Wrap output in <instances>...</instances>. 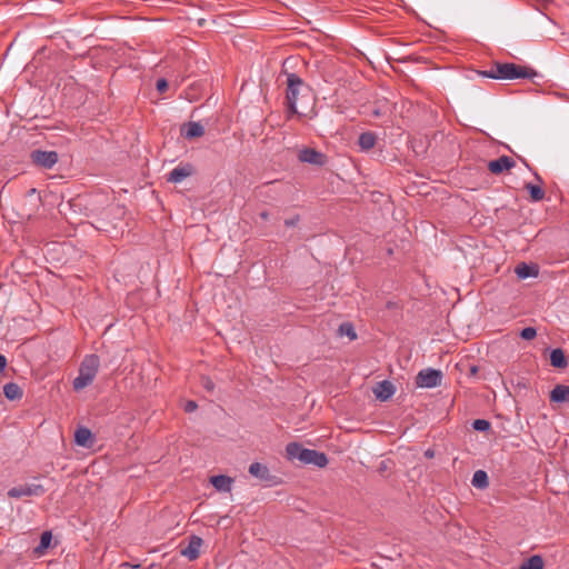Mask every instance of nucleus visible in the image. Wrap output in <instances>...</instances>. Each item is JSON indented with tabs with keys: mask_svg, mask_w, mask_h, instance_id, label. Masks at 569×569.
<instances>
[{
	"mask_svg": "<svg viewBox=\"0 0 569 569\" xmlns=\"http://www.w3.org/2000/svg\"><path fill=\"white\" fill-rule=\"evenodd\" d=\"M479 74L497 80H513L533 79L538 76V72L530 67L516 64L513 62H493L489 70L479 71Z\"/></svg>",
	"mask_w": 569,
	"mask_h": 569,
	"instance_id": "f257e3e1",
	"label": "nucleus"
},
{
	"mask_svg": "<svg viewBox=\"0 0 569 569\" xmlns=\"http://www.w3.org/2000/svg\"><path fill=\"white\" fill-rule=\"evenodd\" d=\"M286 452L289 460H298L302 465H313L316 467L323 468L329 462L325 452L303 448L298 442L288 443Z\"/></svg>",
	"mask_w": 569,
	"mask_h": 569,
	"instance_id": "f03ea898",
	"label": "nucleus"
},
{
	"mask_svg": "<svg viewBox=\"0 0 569 569\" xmlns=\"http://www.w3.org/2000/svg\"><path fill=\"white\" fill-rule=\"evenodd\" d=\"M288 60L282 64V73L286 76L287 90H286V102L288 106V112L290 116L298 113L297 102L299 94L303 90H308V84L297 73L288 72L286 69Z\"/></svg>",
	"mask_w": 569,
	"mask_h": 569,
	"instance_id": "7ed1b4c3",
	"label": "nucleus"
},
{
	"mask_svg": "<svg viewBox=\"0 0 569 569\" xmlns=\"http://www.w3.org/2000/svg\"><path fill=\"white\" fill-rule=\"evenodd\" d=\"M100 359L97 355H87L80 363L79 375L74 378L72 386L76 391H80L90 386L99 370Z\"/></svg>",
	"mask_w": 569,
	"mask_h": 569,
	"instance_id": "20e7f679",
	"label": "nucleus"
},
{
	"mask_svg": "<svg viewBox=\"0 0 569 569\" xmlns=\"http://www.w3.org/2000/svg\"><path fill=\"white\" fill-rule=\"evenodd\" d=\"M46 493V488L40 483H26L12 487L8 491V497L20 499L22 497H40Z\"/></svg>",
	"mask_w": 569,
	"mask_h": 569,
	"instance_id": "39448f33",
	"label": "nucleus"
},
{
	"mask_svg": "<svg viewBox=\"0 0 569 569\" xmlns=\"http://www.w3.org/2000/svg\"><path fill=\"white\" fill-rule=\"evenodd\" d=\"M442 372L437 369L428 368L420 370L416 377V385L420 388H435L440 386Z\"/></svg>",
	"mask_w": 569,
	"mask_h": 569,
	"instance_id": "423d86ee",
	"label": "nucleus"
},
{
	"mask_svg": "<svg viewBox=\"0 0 569 569\" xmlns=\"http://www.w3.org/2000/svg\"><path fill=\"white\" fill-rule=\"evenodd\" d=\"M30 157L34 164L43 169H51L59 159L58 152L46 150H33Z\"/></svg>",
	"mask_w": 569,
	"mask_h": 569,
	"instance_id": "0eeeda50",
	"label": "nucleus"
},
{
	"mask_svg": "<svg viewBox=\"0 0 569 569\" xmlns=\"http://www.w3.org/2000/svg\"><path fill=\"white\" fill-rule=\"evenodd\" d=\"M298 159L301 162L322 167L327 163V156L313 148H303L298 153Z\"/></svg>",
	"mask_w": 569,
	"mask_h": 569,
	"instance_id": "6e6552de",
	"label": "nucleus"
},
{
	"mask_svg": "<svg viewBox=\"0 0 569 569\" xmlns=\"http://www.w3.org/2000/svg\"><path fill=\"white\" fill-rule=\"evenodd\" d=\"M516 166L512 158L508 156H501L496 160L488 162V170L493 174H500L506 170H510Z\"/></svg>",
	"mask_w": 569,
	"mask_h": 569,
	"instance_id": "1a4fd4ad",
	"label": "nucleus"
},
{
	"mask_svg": "<svg viewBox=\"0 0 569 569\" xmlns=\"http://www.w3.org/2000/svg\"><path fill=\"white\" fill-rule=\"evenodd\" d=\"M203 543V540L198 536H191L189 539V543L186 548L180 550V553L183 557H187L190 561H193L200 556V548Z\"/></svg>",
	"mask_w": 569,
	"mask_h": 569,
	"instance_id": "9d476101",
	"label": "nucleus"
},
{
	"mask_svg": "<svg viewBox=\"0 0 569 569\" xmlns=\"http://www.w3.org/2000/svg\"><path fill=\"white\" fill-rule=\"evenodd\" d=\"M74 442L80 447L91 448L96 442V438L89 428L78 427L74 431Z\"/></svg>",
	"mask_w": 569,
	"mask_h": 569,
	"instance_id": "9b49d317",
	"label": "nucleus"
},
{
	"mask_svg": "<svg viewBox=\"0 0 569 569\" xmlns=\"http://www.w3.org/2000/svg\"><path fill=\"white\" fill-rule=\"evenodd\" d=\"M192 173H193L192 164L187 163L183 166H178L170 171L167 181L172 182V183H179L183 179L190 177Z\"/></svg>",
	"mask_w": 569,
	"mask_h": 569,
	"instance_id": "f8f14e48",
	"label": "nucleus"
},
{
	"mask_svg": "<svg viewBox=\"0 0 569 569\" xmlns=\"http://www.w3.org/2000/svg\"><path fill=\"white\" fill-rule=\"evenodd\" d=\"M395 391V386L388 380L378 382L373 388V393L376 398L380 401H387L388 399H390L393 396Z\"/></svg>",
	"mask_w": 569,
	"mask_h": 569,
	"instance_id": "ddd939ff",
	"label": "nucleus"
},
{
	"mask_svg": "<svg viewBox=\"0 0 569 569\" xmlns=\"http://www.w3.org/2000/svg\"><path fill=\"white\" fill-rule=\"evenodd\" d=\"M210 483L219 492H230L232 489L233 479L226 475H218V476H212L210 478Z\"/></svg>",
	"mask_w": 569,
	"mask_h": 569,
	"instance_id": "4468645a",
	"label": "nucleus"
},
{
	"mask_svg": "<svg viewBox=\"0 0 569 569\" xmlns=\"http://www.w3.org/2000/svg\"><path fill=\"white\" fill-rule=\"evenodd\" d=\"M535 178L539 181V184H533V183L529 182V183H526L525 188L529 192L531 201L538 202L545 198V191L541 187L543 181L537 172H535Z\"/></svg>",
	"mask_w": 569,
	"mask_h": 569,
	"instance_id": "2eb2a0df",
	"label": "nucleus"
},
{
	"mask_svg": "<svg viewBox=\"0 0 569 569\" xmlns=\"http://www.w3.org/2000/svg\"><path fill=\"white\" fill-rule=\"evenodd\" d=\"M249 473L260 479L261 481L270 482L272 480V476L270 475V471L267 466L260 463V462H253L249 467Z\"/></svg>",
	"mask_w": 569,
	"mask_h": 569,
	"instance_id": "dca6fc26",
	"label": "nucleus"
},
{
	"mask_svg": "<svg viewBox=\"0 0 569 569\" xmlns=\"http://www.w3.org/2000/svg\"><path fill=\"white\" fill-rule=\"evenodd\" d=\"M182 136L186 139L199 138L204 134V128L199 122H188L181 130Z\"/></svg>",
	"mask_w": 569,
	"mask_h": 569,
	"instance_id": "f3484780",
	"label": "nucleus"
},
{
	"mask_svg": "<svg viewBox=\"0 0 569 569\" xmlns=\"http://www.w3.org/2000/svg\"><path fill=\"white\" fill-rule=\"evenodd\" d=\"M551 402H569V386L557 385L550 392Z\"/></svg>",
	"mask_w": 569,
	"mask_h": 569,
	"instance_id": "a211bd4d",
	"label": "nucleus"
},
{
	"mask_svg": "<svg viewBox=\"0 0 569 569\" xmlns=\"http://www.w3.org/2000/svg\"><path fill=\"white\" fill-rule=\"evenodd\" d=\"M550 363L558 369H565L568 366L567 357L561 348H556L551 351Z\"/></svg>",
	"mask_w": 569,
	"mask_h": 569,
	"instance_id": "6ab92c4d",
	"label": "nucleus"
},
{
	"mask_svg": "<svg viewBox=\"0 0 569 569\" xmlns=\"http://www.w3.org/2000/svg\"><path fill=\"white\" fill-rule=\"evenodd\" d=\"M515 272L519 279H527L530 277H537L538 268H537V266H530V264L522 262L516 267Z\"/></svg>",
	"mask_w": 569,
	"mask_h": 569,
	"instance_id": "aec40b11",
	"label": "nucleus"
},
{
	"mask_svg": "<svg viewBox=\"0 0 569 569\" xmlns=\"http://www.w3.org/2000/svg\"><path fill=\"white\" fill-rule=\"evenodd\" d=\"M3 393L9 400H20L23 396L22 389L14 382H8L3 387Z\"/></svg>",
	"mask_w": 569,
	"mask_h": 569,
	"instance_id": "412c9836",
	"label": "nucleus"
},
{
	"mask_svg": "<svg viewBox=\"0 0 569 569\" xmlns=\"http://www.w3.org/2000/svg\"><path fill=\"white\" fill-rule=\"evenodd\" d=\"M376 139L377 138L373 132H370V131L362 132L358 139L359 147L361 148V150L368 151L375 147Z\"/></svg>",
	"mask_w": 569,
	"mask_h": 569,
	"instance_id": "4be33fe9",
	"label": "nucleus"
},
{
	"mask_svg": "<svg viewBox=\"0 0 569 569\" xmlns=\"http://www.w3.org/2000/svg\"><path fill=\"white\" fill-rule=\"evenodd\" d=\"M471 483L478 489L487 488L489 486L487 472L483 470H477L472 476Z\"/></svg>",
	"mask_w": 569,
	"mask_h": 569,
	"instance_id": "5701e85b",
	"label": "nucleus"
},
{
	"mask_svg": "<svg viewBox=\"0 0 569 569\" xmlns=\"http://www.w3.org/2000/svg\"><path fill=\"white\" fill-rule=\"evenodd\" d=\"M545 562L541 556L533 555L528 558L519 569H543Z\"/></svg>",
	"mask_w": 569,
	"mask_h": 569,
	"instance_id": "b1692460",
	"label": "nucleus"
},
{
	"mask_svg": "<svg viewBox=\"0 0 569 569\" xmlns=\"http://www.w3.org/2000/svg\"><path fill=\"white\" fill-rule=\"evenodd\" d=\"M338 331H339L340 336H347L350 340L357 339L356 330H355L352 323H350V322H342L339 326Z\"/></svg>",
	"mask_w": 569,
	"mask_h": 569,
	"instance_id": "393cba45",
	"label": "nucleus"
},
{
	"mask_svg": "<svg viewBox=\"0 0 569 569\" xmlns=\"http://www.w3.org/2000/svg\"><path fill=\"white\" fill-rule=\"evenodd\" d=\"M490 427H491L490 422L486 419H476L472 422V428L476 431L485 432V431H488L490 429Z\"/></svg>",
	"mask_w": 569,
	"mask_h": 569,
	"instance_id": "a878e982",
	"label": "nucleus"
},
{
	"mask_svg": "<svg viewBox=\"0 0 569 569\" xmlns=\"http://www.w3.org/2000/svg\"><path fill=\"white\" fill-rule=\"evenodd\" d=\"M51 540H52V535L50 531H44L42 535H41V538H40V543L39 546L37 547V550H42V549H47L49 548L50 543H51Z\"/></svg>",
	"mask_w": 569,
	"mask_h": 569,
	"instance_id": "bb28decb",
	"label": "nucleus"
},
{
	"mask_svg": "<svg viewBox=\"0 0 569 569\" xmlns=\"http://www.w3.org/2000/svg\"><path fill=\"white\" fill-rule=\"evenodd\" d=\"M537 330L533 327H526L520 331V337L525 340H531L536 338Z\"/></svg>",
	"mask_w": 569,
	"mask_h": 569,
	"instance_id": "cd10ccee",
	"label": "nucleus"
},
{
	"mask_svg": "<svg viewBox=\"0 0 569 569\" xmlns=\"http://www.w3.org/2000/svg\"><path fill=\"white\" fill-rule=\"evenodd\" d=\"M168 81L164 78H160L157 80L156 87L160 93L164 92L168 89Z\"/></svg>",
	"mask_w": 569,
	"mask_h": 569,
	"instance_id": "c85d7f7f",
	"label": "nucleus"
},
{
	"mask_svg": "<svg viewBox=\"0 0 569 569\" xmlns=\"http://www.w3.org/2000/svg\"><path fill=\"white\" fill-rule=\"evenodd\" d=\"M198 408V405L196 401L193 400H188L186 403H184V411L186 412H193L196 409Z\"/></svg>",
	"mask_w": 569,
	"mask_h": 569,
	"instance_id": "c756f323",
	"label": "nucleus"
},
{
	"mask_svg": "<svg viewBox=\"0 0 569 569\" xmlns=\"http://www.w3.org/2000/svg\"><path fill=\"white\" fill-rule=\"evenodd\" d=\"M202 386L208 390V391H212L214 389V383L213 381L208 378V377H203L202 378Z\"/></svg>",
	"mask_w": 569,
	"mask_h": 569,
	"instance_id": "7c9ffc66",
	"label": "nucleus"
},
{
	"mask_svg": "<svg viewBox=\"0 0 569 569\" xmlns=\"http://www.w3.org/2000/svg\"><path fill=\"white\" fill-rule=\"evenodd\" d=\"M298 222H299V216H295L292 218L286 219L284 226L286 227H295L298 224Z\"/></svg>",
	"mask_w": 569,
	"mask_h": 569,
	"instance_id": "2f4dec72",
	"label": "nucleus"
},
{
	"mask_svg": "<svg viewBox=\"0 0 569 569\" xmlns=\"http://www.w3.org/2000/svg\"><path fill=\"white\" fill-rule=\"evenodd\" d=\"M7 366V358L3 355H0V373L3 372Z\"/></svg>",
	"mask_w": 569,
	"mask_h": 569,
	"instance_id": "473e14b6",
	"label": "nucleus"
},
{
	"mask_svg": "<svg viewBox=\"0 0 569 569\" xmlns=\"http://www.w3.org/2000/svg\"><path fill=\"white\" fill-rule=\"evenodd\" d=\"M259 216H260V218H261L262 220H268V219H269V212H268L267 210L261 211V212L259 213Z\"/></svg>",
	"mask_w": 569,
	"mask_h": 569,
	"instance_id": "72a5a7b5",
	"label": "nucleus"
},
{
	"mask_svg": "<svg viewBox=\"0 0 569 569\" xmlns=\"http://www.w3.org/2000/svg\"><path fill=\"white\" fill-rule=\"evenodd\" d=\"M433 455H435V453H433V451H432V450H430V449H428V450L425 452V456H426L427 458H432V457H433Z\"/></svg>",
	"mask_w": 569,
	"mask_h": 569,
	"instance_id": "f704fd0d",
	"label": "nucleus"
},
{
	"mask_svg": "<svg viewBox=\"0 0 569 569\" xmlns=\"http://www.w3.org/2000/svg\"><path fill=\"white\" fill-rule=\"evenodd\" d=\"M385 469H387V466H386V463L382 461V462H381V465H380V470H385Z\"/></svg>",
	"mask_w": 569,
	"mask_h": 569,
	"instance_id": "c9c22d12",
	"label": "nucleus"
},
{
	"mask_svg": "<svg viewBox=\"0 0 569 569\" xmlns=\"http://www.w3.org/2000/svg\"><path fill=\"white\" fill-rule=\"evenodd\" d=\"M372 113L376 116V117H379L380 116V112L378 110H373Z\"/></svg>",
	"mask_w": 569,
	"mask_h": 569,
	"instance_id": "e433bc0d",
	"label": "nucleus"
},
{
	"mask_svg": "<svg viewBox=\"0 0 569 569\" xmlns=\"http://www.w3.org/2000/svg\"><path fill=\"white\" fill-rule=\"evenodd\" d=\"M522 162L525 163L526 167L530 168L528 162L523 159Z\"/></svg>",
	"mask_w": 569,
	"mask_h": 569,
	"instance_id": "4c0bfd02",
	"label": "nucleus"
}]
</instances>
